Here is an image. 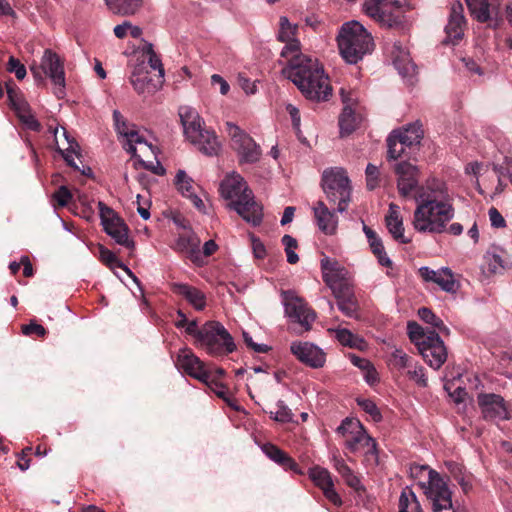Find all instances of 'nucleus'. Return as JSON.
<instances>
[{"label": "nucleus", "instance_id": "nucleus-61", "mask_svg": "<svg viewBox=\"0 0 512 512\" xmlns=\"http://www.w3.org/2000/svg\"><path fill=\"white\" fill-rule=\"evenodd\" d=\"M243 339L245 344L257 353H265L269 350V347L266 344L255 343L247 332H243Z\"/></svg>", "mask_w": 512, "mask_h": 512}, {"label": "nucleus", "instance_id": "nucleus-21", "mask_svg": "<svg viewBox=\"0 0 512 512\" xmlns=\"http://www.w3.org/2000/svg\"><path fill=\"white\" fill-rule=\"evenodd\" d=\"M466 20L463 5L457 1L451 5L448 23L445 26L446 38L444 43L456 45L464 35Z\"/></svg>", "mask_w": 512, "mask_h": 512}, {"label": "nucleus", "instance_id": "nucleus-1", "mask_svg": "<svg viewBox=\"0 0 512 512\" xmlns=\"http://www.w3.org/2000/svg\"><path fill=\"white\" fill-rule=\"evenodd\" d=\"M278 39L286 42L281 57L288 60L282 74L291 80L301 93L309 100L327 101L332 95L328 76L317 59L300 53V42L294 38L298 26L291 24L287 17H280Z\"/></svg>", "mask_w": 512, "mask_h": 512}, {"label": "nucleus", "instance_id": "nucleus-57", "mask_svg": "<svg viewBox=\"0 0 512 512\" xmlns=\"http://www.w3.org/2000/svg\"><path fill=\"white\" fill-rule=\"evenodd\" d=\"M218 397L225 400L229 405H232L229 400L226 398V388L225 386L216 379L214 374L211 373V378L208 383H205Z\"/></svg>", "mask_w": 512, "mask_h": 512}, {"label": "nucleus", "instance_id": "nucleus-13", "mask_svg": "<svg viewBox=\"0 0 512 512\" xmlns=\"http://www.w3.org/2000/svg\"><path fill=\"white\" fill-rule=\"evenodd\" d=\"M55 145L57 151L62 155L65 162L74 170L80 171L81 174L89 176L92 174L91 168L87 166H80L76 163L78 159L81 163L80 146L73 136L64 127H56L53 130Z\"/></svg>", "mask_w": 512, "mask_h": 512}, {"label": "nucleus", "instance_id": "nucleus-24", "mask_svg": "<svg viewBox=\"0 0 512 512\" xmlns=\"http://www.w3.org/2000/svg\"><path fill=\"white\" fill-rule=\"evenodd\" d=\"M177 365L189 376L208 383L211 378V372L207 371L203 362L191 351L183 349L177 357Z\"/></svg>", "mask_w": 512, "mask_h": 512}, {"label": "nucleus", "instance_id": "nucleus-51", "mask_svg": "<svg viewBox=\"0 0 512 512\" xmlns=\"http://www.w3.org/2000/svg\"><path fill=\"white\" fill-rule=\"evenodd\" d=\"M366 174V186L368 190H374L379 186V168L376 165L369 163L365 170Z\"/></svg>", "mask_w": 512, "mask_h": 512}, {"label": "nucleus", "instance_id": "nucleus-34", "mask_svg": "<svg viewBox=\"0 0 512 512\" xmlns=\"http://www.w3.org/2000/svg\"><path fill=\"white\" fill-rule=\"evenodd\" d=\"M123 136L126 138L124 148L128 153L132 154V156H137V145L140 146V151L142 153H145L148 150L154 153L152 145L148 144L138 131L134 129H128L126 132H124Z\"/></svg>", "mask_w": 512, "mask_h": 512}, {"label": "nucleus", "instance_id": "nucleus-49", "mask_svg": "<svg viewBox=\"0 0 512 512\" xmlns=\"http://www.w3.org/2000/svg\"><path fill=\"white\" fill-rule=\"evenodd\" d=\"M391 364L397 369H405L412 367V358L403 350L395 349L391 354Z\"/></svg>", "mask_w": 512, "mask_h": 512}, {"label": "nucleus", "instance_id": "nucleus-2", "mask_svg": "<svg viewBox=\"0 0 512 512\" xmlns=\"http://www.w3.org/2000/svg\"><path fill=\"white\" fill-rule=\"evenodd\" d=\"M412 226L419 233L442 234L454 218L455 209L448 189L442 181L433 179L417 189Z\"/></svg>", "mask_w": 512, "mask_h": 512}, {"label": "nucleus", "instance_id": "nucleus-64", "mask_svg": "<svg viewBox=\"0 0 512 512\" xmlns=\"http://www.w3.org/2000/svg\"><path fill=\"white\" fill-rule=\"evenodd\" d=\"M324 496L331 501L334 505H342V500L339 494L334 489V483L322 490Z\"/></svg>", "mask_w": 512, "mask_h": 512}, {"label": "nucleus", "instance_id": "nucleus-17", "mask_svg": "<svg viewBox=\"0 0 512 512\" xmlns=\"http://www.w3.org/2000/svg\"><path fill=\"white\" fill-rule=\"evenodd\" d=\"M285 312L290 319L299 323L305 331L311 329V325L316 319V313L307 306L303 299L291 292L286 293Z\"/></svg>", "mask_w": 512, "mask_h": 512}, {"label": "nucleus", "instance_id": "nucleus-52", "mask_svg": "<svg viewBox=\"0 0 512 512\" xmlns=\"http://www.w3.org/2000/svg\"><path fill=\"white\" fill-rule=\"evenodd\" d=\"M357 404L371 416V418L375 422H379L382 419V415L377 407V405L370 399H357Z\"/></svg>", "mask_w": 512, "mask_h": 512}, {"label": "nucleus", "instance_id": "nucleus-3", "mask_svg": "<svg viewBox=\"0 0 512 512\" xmlns=\"http://www.w3.org/2000/svg\"><path fill=\"white\" fill-rule=\"evenodd\" d=\"M220 193L224 199L231 201L229 207L243 220L253 226L261 224L262 206L255 201L252 190L240 174L232 172L226 175L220 183Z\"/></svg>", "mask_w": 512, "mask_h": 512}, {"label": "nucleus", "instance_id": "nucleus-33", "mask_svg": "<svg viewBox=\"0 0 512 512\" xmlns=\"http://www.w3.org/2000/svg\"><path fill=\"white\" fill-rule=\"evenodd\" d=\"M392 134H396V137L402 141V144H406L407 147L419 145L423 138V130L419 122L411 123L399 130H394Z\"/></svg>", "mask_w": 512, "mask_h": 512}, {"label": "nucleus", "instance_id": "nucleus-16", "mask_svg": "<svg viewBox=\"0 0 512 512\" xmlns=\"http://www.w3.org/2000/svg\"><path fill=\"white\" fill-rule=\"evenodd\" d=\"M7 96L10 107L14 110L19 120L27 126V128L38 131L40 123L31 113L28 102L23 97L22 92L12 83H6Z\"/></svg>", "mask_w": 512, "mask_h": 512}, {"label": "nucleus", "instance_id": "nucleus-39", "mask_svg": "<svg viewBox=\"0 0 512 512\" xmlns=\"http://www.w3.org/2000/svg\"><path fill=\"white\" fill-rule=\"evenodd\" d=\"M100 259L101 261L107 265L109 268L119 267L127 272V274L133 279V281L140 286V282L138 278L131 272V270L126 267L122 262H120L117 256L110 251L109 249L101 246L99 249Z\"/></svg>", "mask_w": 512, "mask_h": 512}, {"label": "nucleus", "instance_id": "nucleus-6", "mask_svg": "<svg viewBox=\"0 0 512 512\" xmlns=\"http://www.w3.org/2000/svg\"><path fill=\"white\" fill-rule=\"evenodd\" d=\"M337 433L344 438V445L350 452L355 453L365 449L367 460L372 459L375 463H378L377 443L366 432L359 420L345 418L337 428Z\"/></svg>", "mask_w": 512, "mask_h": 512}, {"label": "nucleus", "instance_id": "nucleus-5", "mask_svg": "<svg viewBox=\"0 0 512 512\" xmlns=\"http://www.w3.org/2000/svg\"><path fill=\"white\" fill-rule=\"evenodd\" d=\"M179 116L186 138L203 154L217 155L220 150L217 136L213 131L203 129L204 122L198 112L185 106L180 108Z\"/></svg>", "mask_w": 512, "mask_h": 512}, {"label": "nucleus", "instance_id": "nucleus-19", "mask_svg": "<svg viewBox=\"0 0 512 512\" xmlns=\"http://www.w3.org/2000/svg\"><path fill=\"white\" fill-rule=\"evenodd\" d=\"M340 95L344 104L339 117V128L342 136L351 134L359 123V117L355 113L357 97L352 91L341 88Z\"/></svg>", "mask_w": 512, "mask_h": 512}, {"label": "nucleus", "instance_id": "nucleus-22", "mask_svg": "<svg viewBox=\"0 0 512 512\" xmlns=\"http://www.w3.org/2000/svg\"><path fill=\"white\" fill-rule=\"evenodd\" d=\"M477 401L484 419L506 420L509 418L502 396L494 393L479 394Z\"/></svg>", "mask_w": 512, "mask_h": 512}, {"label": "nucleus", "instance_id": "nucleus-26", "mask_svg": "<svg viewBox=\"0 0 512 512\" xmlns=\"http://www.w3.org/2000/svg\"><path fill=\"white\" fill-rule=\"evenodd\" d=\"M200 239L193 232H187L179 235L174 249L185 254L194 264L203 265V257L200 251Z\"/></svg>", "mask_w": 512, "mask_h": 512}, {"label": "nucleus", "instance_id": "nucleus-9", "mask_svg": "<svg viewBox=\"0 0 512 512\" xmlns=\"http://www.w3.org/2000/svg\"><path fill=\"white\" fill-rule=\"evenodd\" d=\"M364 12L386 28H404L405 11L397 0H368L363 5Z\"/></svg>", "mask_w": 512, "mask_h": 512}, {"label": "nucleus", "instance_id": "nucleus-44", "mask_svg": "<svg viewBox=\"0 0 512 512\" xmlns=\"http://www.w3.org/2000/svg\"><path fill=\"white\" fill-rule=\"evenodd\" d=\"M142 53L147 57L149 66L154 70H158L160 77H164V68L161 59L155 53L153 45L151 43H146L142 48Z\"/></svg>", "mask_w": 512, "mask_h": 512}, {"label": "nucleus", "instance_id": "nucleus-47", "mask_svg": "<svg viewBox=\"0 0 512 512\" xmlns=\"http://www.w3.org/2000/svg\"><path fill=\"white\" fill-rule=\"evenodd\" d=\"M409 508H417V497L415 493L406 487L399 498V511L398 512H409Z\"/></svg>", "mask_w": 512, "mask_h": 512}, {"label": "nucleus", "instance_id": "nucleus-37", "mask_svg": "<svg viewBox=\"0 0 512 512\" xmlns=\"http://www.w3.org/2000/svg\"><path fill=\"white\" fill-rule=\"evenodd\" d=\"M394 66L404 79H411L416 74V65L411 61L409 54L403 51L394 57Z\"/></svg>", "mask_w": 512, "mask_h": 512}, {"label": "nucleus", "instance_id": "nucleus-56", "mask_svg": "<svg viewBox=\"0 0 512 512\" xmlns=\"http://www.w3.org/2000/svg\"><path fill=\"white\" fill-rule=\"evenodd\" d=\"M7 71L14 73L16 78L19 80L24 79L27 74L25 66L13 56H11L8 60Z\"/></svg>", "mask_w": 512, "mask_h": 512}, {"label": "nucleus", "instance_id": "nucleus-58", "mask_svg": "<svg viewBox=\"0 0 512 512\" xmlns=\"http://www.w3.org/2000/svg\"><path fill=\"white\" fill-rule=\"evenodd\" d=\"M53 198L58 203L59 206L64 207L67 206L72 198L71 192L68 190L66 186H61L54 193Z\"/></svg>", "mask_w": 512, "mask_h": 512}, {"label": "nucleus", "instance_id": "nucleus-41", "mask_svg": "<svg viewBox=\"0 0 512 512\" xmlns=\"http://www.w3.org/2000/svg\"><path fill=\"white\" fill-rule=\"evenodd\" d=\"M387 158L389 160H396L404 154L406 144H402V141L396 137V134H390L387 138Z\"/></svg>", "mask_w": 512, "mask_h": 512}, {"label": "nucleus", "instance_id": "nucleus-10", "mask_svg": "<svg viewBox=\"0 0 512 512\" xmlns=\"http://www.w3.org/2000/svg\"><path fill=\"white\" fill-rule=\"evenodd\" d=\"M199 344L213 356L229 354L236 349L230 333L217 321H208L201 327Z\"/></svg>", "mask_w": 512, "mask_h": 512}, {"label": "nucleus", "instance_id": "nucleus-40", "mask_svg": "<svg viewBox=\"0 0 512 512\" xmlns=\"http://www.w3.org/2000/svg\"><path fill=\"white\" fill-rule=\"evenodd\" d=\"M310 477L321 490L333 484L330 472L322 467H314L310 470Z\"/></svg>", "mask_w": 512, "mask_h": 512}, {"label": "nucleus", "instance_id": "nucleus-25", "mask_svg": "<svg viewBox=\"0 0 512 512\" xmlns=\"http://www.w3.org/2000/svg\"><path fill=\"white\" fill-rule=\"evenodd\" d=\"M432 338L427 341L423 347H420L419 353L424 361L433 369H439L447 359V350L439 334H431Z\"/></svg>", "mask_w": 512, "mask_h": 512}, {"label": "nucleus", "instance_id": "nucleus-42", "mask_svg": "<svg viewBox=\"0 0 512 512\" xmlns=\"http://www.w3.org/2000/svg\"><path fill=\"white\" fill-rule=\"evenodd\" d=\"M418 315L421 320L437 328L440 332L449 333V329L444 325L443 321L430 309L422 307L418 310Z\"/></svg>", "mask_w": 512, "mask_h": 512}, {"label": "nucleus", "instance_id": "nucleus-46", "mask_svg": "<svg viewBox=\"0 0 512 512\" xmlns=\"http://www.w3.org/2000/svg\"><path fill=\"white\" fill-rule=\"evenodd\" d=\"M281 241L285 248L287 262L289 264H296L299 261V257L297 255V253L295 252V250L298 247L297 240L294 237H292L291 235L285 234L282 237Z\"/></svg>", "mask_w": 512, "mask_h": 512}, {"label": "nucleus", "instance_id": "nucleus-62", "mask_svg": "<svg viewBox=\"0 0 512 512\" xmlns=\"http://www.w3.org/2000/svg\"><path fill=\"white\" fill-rule=\"evenodd\" d=\"M445 466L448 469L450 475L457 480L458 478L462 477L464 474V468L461 464L456 463L454 461H447L445 462Z\"/></svg>", "mask_w": 512, "mask_h": 512}, {"label": "nucleus", "instance_id": "nucleus-32", "mask_svg": "<svg viewBox=\"0 0 512 512\" xmlns=\"http://www.w3.org/2000/svg\"><path fill=\"white\" fill-rule=\"evenodd\" d=\"M332 463L333 467L336 471L342 476L345 483L354 489L355 491H362L364 487L357 475L352 471V469L345 463L344 459L341 458L337 454L332 455Z\"/></svg>", "mask_w": 512, "mask_h": 512}, {"label": "nucleus", "instance_id": "nucleus-30", "mask_svg": "<svg viewBox=\"0 0 512 512\" xmlns=\"http://www.w3.org/2000/svg\"><path fill=\"white\" fill-rule=\"evenodd\" d=\"M175 185L184 197L191 199L197 209L201 210L204 207L203 201L195 194L193 179L184 170H178L175 176Z\"/></svg>", "mask_w": 512, "mask_h": 512}, {"label": "nucleus", "instance_id": "nucleus-29", "mask_svg": "<svg viewBox=\"0 0 512 512\" xmlns=\"http://www.w3.org/2000/svg\"><path fill=\"white\" fill-rule=\"evenodd\" d=\"M313 210L319 229L325 234H334L338 225L335 212L330 211L322 201H318Z\"/></svg>", "mask_w": 512, "mask_h": 512}, {"label": "nucleus", "instance_id": "nucleus-20", "mask_svg": "<svg viewBox=\"0 0 512 512\" xmlns=\"http://www.w3.org/2000/svg\"><path fill=\"white\" fill-rule=\"evenodd\" d=\"M418 273L423 281L435 283L447 293L454 294L459 289V282L454 278V273L448 267L433 270L423 266L419 268Z\"/></svg>", "mask_w": 512, "mask_h": 512}, {"label": "nucleus", "instance_id": "nucleus-4", "mask_svg": "<svg viewBox=\"0 0 512 512\" xmlns=\"http://www.w3.org/2000/svg\"><path fill=\"white\" fill-rule=\"evenodd\" d=\"M337 40L342 57L350 64H356L373 48L371 35L357 21L343 24Z\"/></svg>", "mask_w": 512, "mask_h": 512}, {"label": "nucleus", "instance_id": "nucleus-28", "mask_svg": "<svg viewBox=\"0 0 512 512\" xmlns=\"http://www.w3.org/2000/svg\"><path fill=\"white\" fill-rule=\"evenodd\" d=\"M171 289L173 293L183 297L196 310L201 311L206 306L205 294L196 287L185 283H172Z\"/></svg>", "mask_w": 512, "mask_h": 512}, {"label": "nucleus", "instance_id": "nucleus-15", "mask_svg": "<svg viewBox=\"0 0 512 512\" xmlns=\"http://www.w3.org/2000/svg\"><path fill=\"white\" fill-rule=\"evenodd\" d=\"M471 16L488 28L497 29L500 26L499 0H465Z\"/></svg>", "mask_w": 512, "mask_h": 512}, {"label": "nucleus", "instance_id": "nucleus-23", "mask_svg": "<svg viewBox=\"0 0 512 512\" xmlns=\"http://www.w3.org/2000/svg\"><path fill=\"white\" fill-rule=\"evenodd\" d=\"M394 171L397 175V188L399 193L406 197L418 185L419 170L416 165L401 161L395 164Z\"/></svg>", "mask_w": 512, "mask_h": 512}, {"label": "nucleus", "instance_id": "nucleus-31", "mask_svg": "<svg viewBox=\"0 0 512 512\" xmlns=\"http://www.w3.org/2000/svg\"><path fill=\"white\" fill-rule=\"evenodd\" d=\"M262 451L268 458L281 465L285 469L292 470L298 474L301 473L298 464L277 446L271 443H267L262 446Z\"/></svg>", "mask_w": 512, "mask_h": 512}, {"label": "nucleus", "instance_id": "nucleus-48", "mask_svg": "<svg viewBox=\"0 0 512 512\" xmlns=\"http://www.w3.org/2000/svg\"><path fill=\"white\" fill-rule=\"evenodd\" d=\"M330 289L337 301L355 297L354 290L347 280L330 287Z\"/></svg>", "mask_w": 512, "mask_h": 512}, {"label": "nucleus", "instance_id": "nucleus-54", "mask_svg": "<svg viewBox=\"0 0 512 512\" xmlns=\"http://www.w3.org/2000/svg\"><path fill=\"white\" fill-rule=\"evenodd\" d=\"M130 83L139 94H143L145 92H150L152 80L147 74L138 77H130Z\"/></svg>", "mask_w": 512, "mask_h": 512}, {"label": "nucleus", "instance_id": "nucleus-50", "mask_svg": "<svg viewBox=\"0 0 512 512\" xmlns=\"http://www.w3.org/2000/svg\"><path fill=\"white\" fill-rule=\"evenodd\" d=\"M277 411L276 412H270L271 417L279 422H291L293 420V413L288 408V406L284 403V401L279 400L276 404Z\"/></svg>", "mask_w": 512, "mask_h": 512}, {"label": "nucleus", "instance_id": "nucleus-63", "mask_svg": "<svg viewBox=\"0 0 512 512\" xmlns=\"http://www.w3.org/2000/svg\"><path fill=\"white\" fill-rule=\"evenodd\" d=\"M22 332L25 335H30L32 333H35L38 336L43 337L46 334V329L42 325H40V324H37L35 322H31L30 324L25 325V326L22 327Z\"/></svg>", "mask_w": 512, "mask_h": 512}, {"label": "nucleus", "instance_id": "nucleus-8", "mask_svg": "<svg viewBox=\"0 0 512 512\" xmlns=\"http://www.w3.org/2000/svg\"><path fill=\"white\" fill-rule=\"evenodd\" d=\"M322 187L330 203L337 204V211L345 212L351 200L352 190L345 170L341 168L325 170Z\"/></svg>", "mask_w": 512, "mask_h": 512}, {"label": "nucleus", "instance_id": "nucleus-18", "mask_svg": "<svg viewBox=\"0 0 512 512\" xmlns=\"http://www.w3.org/2000/svg\"><path fill=\"white\" fill-rule=\"evenodd\" d=\"M290 350L300 362L311 368H321L326 362L325 352L313 343L301 341L292 342Z\"/></svg>", "mask_w": 512, "mask_h": 512}, {"label": "nucleus", "instance_id": "nucleus-14", "mask_svg": "<svg viewBox=\"0 0 512 512\" xmlns=\"http://www.w3.org/2000/svg\"><path fill=\"white\" fill-rule=\"evenodd\" d=\"M426 494L432 502L434 512L453 508L452 493L448 488L447 482L437 471L432 469L428 470V487Z\"/></svg>", "mask_w": 512, "mask_h": 512}, {"label": "nucleus", "instance_id": "nucleus-36", "mask_svg": "<svg viewBox=\"0 0 512 512\" xmlns=\"http://www.w3.org/2000/svg\"><path fill=\"white\" fill-rule=\"evenodd\" d=\"M407 329L410 340L418 349L423 347V345L432 338L431 334H437L435 331L423 328L416 322H409Z\"/></svg>", "mask_w": 512, "mask_h": 512}, {"label": "nucleus", "instance_id": "nucleus-45", "mask_svg": "<svg viewBox=\"0 0 512 512\" xmlns=\"http://www.w3.org/2000/svg\"><path fill=\"white\" fill-rule=\"evenodd\" d=\"M386 226L391 235L394 237V239L404 244L410 242V239L404 236V227L402 219H386Z\"/></svg>", "mask_w": 512, "mask_h": 512}, {"label": "nucleus", "instance_id": "nucleus-55", "mask_svg": "<svg viewBox=\"0 0 512 512\" xmlns=\"http://www.w3.org/2000/svg\"><path fill=\"white\" fill-rule=\"evenodd\" d=\"M408 369L407 374L411 380L415 381L421 387L427 386V378L424 373V368L421 365L412 364V367Z\"/></svg>", "mask_w": 512, "mask_h": 512}, {"label": "nucleus", "instance_id": "nucleus-7", "mask_svg": "<svg viewBox=\"0 0 512 512\" xmlns=\"http://www.w3.org/2000/svg\"><path fill=\"white\" fill-rule=\"evenodd\" d=\"M30 71L38 84L45 83V77L53 82L54 94L62 99L65 96V72L59 56L50 49H46L39 64L30 65Z\"/></svg>", "mask_w": 512, "mask_h": 512}, {"label": "nucleus", "instance_id": "nucleus-43", "mask_svg": "<svg viewBox=\"0 0 512 512\" xmlns=\"http://www.w3.org/2000/svg\"><path fill=\"white\" fill-rule=\"evenodd\" d=\"M484 260L488 266V270L492 273H497L505 268L502 256L496 248L488 250L484 255Z\"/></svg>", "mask_w": 512, "mask_h": 512}, {"label": "nucleus", "instance_id": "nucleus-38", "mask_svg": "<svg viewBox=\"0 0 512 512\" xmlns=\"http://www.w3.org/2000/svg\"><path fill=\"white\" fill-rule=\"evenodd\" d=\"M334 332H335V337H336L337 341L343 346H347L350 348H356V349H360V350H364L367 346L366 342L362 338L354 335L348 329H345V328L335 329Z\"/></svg>", "mask_w": 512, "mask_h": 512}, {"label": "nucleus", "instance_id": "nucleus-59", "mask_svg": "<svg viewBox=\"0 0 512 512\" xmlns=\"http://www.w3.org/2000/svg\"><path fill=\"white\" fill-rule=\"evenodd\" d=\"M489 219L491 222V225L494 228H503L506 226V221L504 217L501 215V213L494 207L489 209Z\"/></svg>", "mask_w": 512, "mask_h": 512}, {"label": "nucleus", "instance_id": "nucleus-53", "mask_svg": "<svg viewBox=\"0 0 512 512\" xmlns=\"http://www.w3.org/2000/svg\"><path fill=\"white\" fill-rule=\"evenodd\" d=\"M338 309L347 317H357L358 304L356 297L337 301Z\"/></svg>", "mask_w": 512, "mask_h": 512}, {"label": "nucleus", "instance_id": "nucleus-11", "mask_svg": "<svg viewBox=\"0 0 512 512\" xmlns=\"http://www.w3.org/2000/svg\"><path fill=\"white\" fill-rule=\"evenodd\" d=\"M225 131L231 140L232 148L239 155L241 162L255 163L260 159V146L238 125L233 122H226Z\"/></svg>", "mask_w": 512, "mask_h": 512}, {"label": "nucleus", "instance_id": "nucleus-12", "mask_svg": "<svg viewBox=\"0 0 512 512\" xmlns=\"http://www.w3.org/2000/svg\"><path fill=\"white\" fill-rule=\"evenodd\" d=\"M98 208L104 231L114 241L130 250L135 248V242L129 237V228L124 221L103 202H98Z\"/></svg>", "mask_w": 512, "mask_h": 512}, {"label": "nucleus", "instance_id": "nucleus-35", "mask_svg": "<svg viewBox=\"0 0 512 512\" xmlns=\"http://www.w3.org/2000/svg\"><path fill=\"white\" fill-rule=\"evenodd\" d=\"M109 10L123 16L134 15L142 6V0H105Z\"/></svg>", "mask_w": 512, "mask_h": 512}, {"label": "nucleus", "instance_id": "nucleus-60", "mask_svg": "<svg viewBox=\"0 0 512 512\" xmlns=\"http://www.w3.org/2000/svg\"><path fill=\"white\" fill-rule=\"evenodd\" d=\"M238 83H239L240 87L248 95L255 94L257 91L256 83L241 74H239V76H238Z\"/></svg>", "mask_w": 512, "mask_h": 512}, {"label": "nucleus", "instance_id": "nucleus-27", "mask_svg": "<svg viewBox=\"0 0 512 512\" xmlns=\"http://www.w3.org/2000/svg\"><path fill=\"white\" fill-rule=\"evenodd\" d=\"M322 277L330 288L347 280L348 271L336 260L325 257L321 260Z\"/></svg>", "mask_w": 512, "mask_h": 512}]
</instances>
